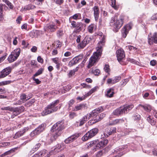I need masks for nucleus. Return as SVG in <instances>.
Listing matches in <instances>:
<instances>
[{
  "label": "nucleus",
  "mask_w": 157,
  "mask_h": 157,
  "mask_svg": "<svg viewBox=\"0 0 157 157\" xmlns=\"http://www.w3.org/2000/svg\"><path fill=\"white\" fill-rule=\"evenodd\" d=\"M91 40V39L90 37L87 36L85 37L78 45V48L79 49L83 48Z\"/></svg>",
  "instance_id": "obj_16"
},
{
  "label": "nucleus",
  "mask_w": 157,
  "mask_h": 157,
  "mask_svg": "<svg viewBox=\"0 0 157 157\" xmlns=\"http://www.w3.org/2000/svg\"><path fill=\"white\" fill-rule=\"evenodd\" d=\"M94 14L96 21H98L99 15V8L98 6H95L93 8Z\"/></svg>",
  "instance_id": "obj_19"
},
{
  "label": "nucleus",
  "mask_w": 157,
  "mask_h": 157,
  "mask_svg": "<svg viewBox=\"0 0 157 157\" xmlns=\"http://www.w3.org/2000/svg\"><path fill=\"white\" fill-rule=\"evenodd\" d=\"M94 25V24H91L88 26L87 27V30L89 33H93Z\"/></svg>",
  "instance_id": "obj_34"
},
{
  "label": "nucleus",
  "mask_w": 157,
  "mask_h": 157,
  "mask_svg": "<svg viewBox=\"0 0 157 157\" xmlns=\"http://www.w3.org/2000/svg\"><path fill=\"white\" fill-rule=\"evenodd\" d=\"M31 64L32 66H33L35 67H36L37 62L35 60H32L31 61Z\"/></svg>",
  "instance_id": "obj_53"
},
{
  "label": "nucleus",
  "mask_w": 157,
  "mask_h": 157,
  "mask_svg": "<svg viewBox=\"0 0 157 157\" xmlns=\"http://www.w3.org/2000/svg\"><path fill=\"white\" fill-rule=\"evenodd\" d=\"M28 129V128H25L23 130L17 132L14 136L13 138L15 139L21 136L25 133L26 130H27Z\"/></svg>",
  "instance_id": "obj_22"
},
{
  "label": "nucleus",
  "mask_w": 157,
  "mask_h": 157,
  "mask_svg": "<svg viewBox=\"0 0 157 157\" xmlns=\"http://www.w3.org/2000/svg\"><path fill=\"white\" fill-rule=\"evenodd\" d=\"M151 33H150L148 36V43L150 45H152L153 43L157 44V32H155L152 36H150Z\"/></svg>",
  "instance_id": "obj_15"
},
{
  "label": "nucleus",
  "mask_w": 157,
  "mask_h": 157,
  "mask_svg": "<svg viewBox=\"0 0 157 157\" xmlns=\"http://www.w3.org/2000/svg\"><path fill=\"white\" fill-rule=\"evenodd\" d=\"M132 24L130 22L125 25L121 29V34L123 38H125L128 33L129 31L132 29Z\"/></svg>",
  "instance_id": "obj_11"
},
{
  "label": "nucleus",
  "mask_w": 157,
  "mask_h": 157,
  "mask_svg": "<svg viewBox=\"0 0 157 157\" xmlns=\"http://www.w3.org/2000/svg\"><path fill=\"white\" fill-rule=\"evenodd\" d=\"M64 128L63 123L62 121L58 122L54 124L51 130L54 133L52 134L51 139L52 140H56L60 135L61 131Z\"/></svg>",
  "instance_id": "obj_2"
},
{
  "label": "nucleus",
  "mask_w": 157,
  "mask_h": 157,
  "mask_svg": "<svg viewBox=\"0 0 157 157\" xmlns=\"http://www.w3.org/2000/svg\"><path fill=\"white\" fill-rule=\"evenodd\" d=\"M81 134L80 133H75L66 139L64 141L66 144L70 143L75 140Z\"/></svg>",
  "instance_id": "obj_17"
},
{
  "label": "nucleus",
  "mask_w": 157,
  "mask_h": 157,
  "mask_svg": "<svg viewBox=\"0 0 157 157\" xmlns=\"http://www.w3.org/2000/svg\"><path fill=\"white\" fill-rule=\"evenodd\" d=\"M114 93V89L113 88H110L108 90L107 93L106 94V95L108 97H112L113 96Z\"/></svg>",
  "instance_id": "obj_29"
},
{
  "label": "nucleus",
  "mask_w": 157,
  "mask_h": 157,
  "mask_svg": "<svg viewBox=\"0 0 157 157\" xmlns=\"http://www.w3.org/2000/svg\"><path fill=\"white\" fill-rule=\"evenodd\" d=\"M128 49L129 51H132L134 50V51H137V48L136 47H133L132 46L129 45L128 46Z\"/></svg>",
  "instance_id": "obj_47"
},
{
  "label": "nucleus",
  "mask_w": 157,
  "mask_h": 157,
  "mask_svg": "<svg viewBox=\"0 0 157 157\" xmlns=\"http://www.w3.org/2000/svg\"><path fill=\"white\" fill-rule=\"evenodd\" d=\"M22 44L24 46V47L26 48L29 44L28 43H26L25 40H23L22 42Z\"/></svg>",
  "instance_id": "obj_57"
},
{
  "label": "nucleus",
  "mask_w": 157,
  "mask_h": 157,
  "mask_svg": "<svg viewBox=\"0 0 157 157\" xmlns=\"http://www.w3.org/2000/svg\"><path fill=\"white\" fill-rule=\"evenodd\" d=\"M101 107H99L93 110L90 114H91L92 119L91 120L89 121V123L90 124H94L99 121V117L98 114L102 110Z\"/></svg>",
  "instance_id": "obj_6"
},
{
  "label": "nucleus",
  "mask_w": 157,
  "mask_h": 157,
  "mask_svg": "<svg viewBox=\"0 0 157 157\" xmlns=\"http://www.w3.org/2000/svg\"><path fill=\"white\" fill-rule=\"evenodd\" d=\"M124 19V15H121L119 19L116 21L114 18L112 17L110 23V25L118 31L123 24Z\"/></svg>",
  "instance_id": "obj_4"
},
{
  "label": "nucleus",
  "mask_w": 157,
  "mask_h": 157,
  "mask_svg": "<svg viewBox=\"0 0 157 157\" xmlns=\"http://www.w3.org/2000/svg\"><path fill=\"white\" fill-rule=\"evenodd\" d=\"M99 88V87L98 86H96L94 88H93L91 89V90L88 93V94L89 95H90L91 94H92L93 92H95L97 89H98Z\"/></svg>",
  "instance_id": "obj_43"
},
{
  "label": "nucleus",
  "mask_w": 157,
  "mask_h": 157,
  "mask_svg": "<svg viewBox=\"0 0 157 157\" xmlns=\"http://www.w3.org/2000/svg\"><path fill=\"white\" fill-rule=\"evenodd\" d=\"M55 43L57 44L56 48H59L61 46V43L59 40H56L55 42Z\"/></svg>",
  "instance_id": "obj_62"
},
{
  "label": "nucleus",
  "mask_w": 157,
  "mask_h": 157,
  "mask_svg": "<svg viewBox=\"0 0 157 157\" xmlns=\"http://www.w3.org/2000/svg\"><path fill=\"white\" fill-rule=\"evenodd\" d=\"M116 54L117 60L121 63H122V60L125 57V53L124 50L122 48L118 49L116 52Z\"/></svg>",
  "instance_id": "obj_14"
},
{
  "label": "nucleus",
  "mask_w": 157,
  "mask_h": 157,
  "mask_svg": "<svg viewBox=\"0 0 157 157\" xmlns=\"http://www.w3.org/2000/svg\"><path fill=\"white\" fill-rule=\"evenodd\" d=\"M40 145L41 144L40 143L36 144L33 148V151H36L40 147Z\"/></svg>",
  "instance_id": "obj_52"
},
{
  "label": "nucleus",
  "mask_w": 157,
  "mask_h": 157,
  "mask_svg": "<svg viewBox=\"0 0 157 157\" xmlns=\"http://www.w3.org/2000/svg\"><path fill=\"white\" fill-rule=\"evenodd\" d=\"M35 99L33 98L28 101L25 104V106L27 107H29L32 105L35 101Z\"/></svg>",
  "instance_id": "obj_33"
},
{
  "label": "nucleus",
  "mask_w": 157,
  "mask_h": 157,
  "mask_svg": "<svg viewBox=\"0 0 157 157\" xmlns=\"http://www.w3.org/2000/svg\"><path fill=\"white\" fill-rule=\"evenodd\" d=\"M13 82V81L11 80H8L2 81L0 82V86L7 85L10 84Z\"/></svg>",
  "instance_id": "obj_36"
},
{
  "label": "nucleus",
  "mask_w": 157,
  "mask_h": 157,
  "mask_svg": "<svg viewBox=\"0 0 157 157\" xmlns=\"http://www.w3.org/2000/svg\"><path fill=\"white\" fill-rule=\"evenodd\" d=\"M134 107L133 105L131 104L125 105L116 109L113 112V114L115 115L119 116L124 113H127L128 111L131 110Z\"/></svg>",
  "instance_id": "obj_5"
},
{
  "label": "nucleus",
  "mask_w": 157,
  "mask_h": 157,
  "mask_svg": "<svg viewBox=\"0 0 157 157\" xmlns=\"http://www.w3.org/2000/svg\"><path fill=\"white\" fill-rule=\"evenodd\" d=\"M1 109L2 110H9L10 111H12L13 109V107H11L10 106H7L3 107L1 108Z\"/></svg>",
  "instance_id": "obj_44"
},
{
  "label": "nucleus",
  "mask_w": 157,
  "mask_h": 157,
  "mask_svg": "<svg viewBox=\"0 0 157 157\" xmlns=\"http://www.w3.org/2000/svg\"><path fill=\"white\" fill-rule=\"evenodd\" d=\"M107 83L108 84H113L115 83L114 80L112 78H109L107 79Z\"/></svg>",
  "instance_id": "obj_45"
},
{
  "label": "nucleus",
  "mask_w": 157,
  "mask_h": 157,
  "mask_svg": "<svg viewBox=\"0 0 157 157\" xmlns=\"http://www.w3.org/2000/svg\"><path fill=\"white\" fill-rule=\"evenodd\" d=\"M11 69H3L0 72V78L5 77L8 75L11 72Z\"/></svg>",
  "instance_id": "obj_23"
},
{
  "label": "nucleus",
  "mask_w": 157,
  "mask_h": 157,
  "mask_svg": "<svg viewBox=\"0 0 157 157\" xmlns=\"http://www.w3.org/2000/svg\"><path fill=\"white\" fill-rule=\"evenodd\" d=\"M99 69H92L91 72L95 75H98L100 74Z\"/></svg>",
  "instance_id": "obj_41"
},
{
  "label": "nucleus",
  "mask_w": 157,
  "mask_h": 157,
  "mask_svg": "<svg viewBox=\"0 0 157 157\" xmlns=\"http://www.w3.org/2000/svg\"><path fill=\"white\" fill-rule=\"evenodd\" d=\"M71 55V53L69 52H67L64 54V56L65 57L69 56Z\"/></svg>",
  "instance_id": "obj_64"
},
{
  "label": "nucleus",
  "mask_w": 157,
  "mask_h": 157,
  "mask_svg": "<svg viewBox=\"0 0 157 157\" xmlns=\"http://www.w3.org/2000/svg\"><path fill=\"white\" fill-rule=\"evenodd\" d=\"M45 126V124H44L40 125L30 133V136L32 137H33L39 134L44 130Z\"/></svg>",
  "instance_id": "obj_12"
},
{
  "label": "nucleus",
  "mask_w": 157,
  "mask_h": 157,
  "mask_svg": "<svg viewBox=\"0 0 157 157\" xmlns=\"http://www.w3.org/2000/svg\"><path fill=\"white\" fill-rule=\"evenodd\" d=\"M21 52V49L17 48L11 52L8 58V60L10 63L16 60L19 56Z\"/></svg>",
  "instance_id": "obj_9"
},
{
  "label": "nucleus",
  "mask_w": 157,
  "mask_h": 157,
  "mask_svg": "<svg viewBox=\"0 0 157 157\" xmlns=\"http://www.w3.org/2000/svg\"><path fill=\"white\" fill-rule=\"evenodd\" d=\"M2 1L5 2L9 7L10 9L13 10L14 6L13 4L8 0H2Z\"/></svg>",
  "instance_id": "obj_31"
},
{
  "label": "nucleus",
  "mask_w": 157,
  "mask_h": 157,
  "mask_svg": "<svg viewBox=\"0 0 157 157\" xmlns=\"http://www.w3.org/2000/svg\"><path fill=\"white\" fill-rule=\"evenodd\" d=\"M36 8V6L31 4H29L28 5L25 6L23 9V10L24 11H27L34 9Z\"/></svg>",
  "instance_id": "obj_26"
},
{
  "label": "nucleus",
  "mask_w": 157,
  "mask_h": 157,
  "mask_svg": "<svg viewBox=\"0 0 157 157\" xmlns=\"http://www.w3.org/2000/svg\"><path fill=\"white\" fill-rule=\"evenodd\" d=\"M20 109H19L18 107H17L15 108H13V111L12 112H14L17 113L18 114H20L21 112L20 110Z\"/></svg>",
  "instance_id": "obj_49"
},
{
  "label": "nucleus",
  "mask_w": 157,
  "mask_h": 157,
  "mask_svg": "<svg viewBox=\"0 0 157 157\" xmlns=\"http://www.w3.org/2000/svg\"><path fill=\"white\" fill-rule=\"evenodd\" d=\"M59 101V100H56L48 105L41 113V115L44 116L56 112L61 106V104H59L58 106H57Z\"/></svg>",
  "instance_id": "obj_1"
},
{
  "label": "nucleus",
  "mask_w": 157,
  "mask_h": 157,
  "mask_svg": "<svg viewBox=\"0 0 157 157\" xmlns=\"http://www.w3.org/2000/svg\"><path fill=\"white\" fill-rule=\"evenodd\" d=\"M64 34L63 30L61 29H59L57 32V35L58 37H61Z\"/></svg>",
  "instance_id": "obj_39"
},
{
  "label": "nucleus",
  "mask_w": 157,
  "mask_h": 157,
  "mask_svg": "<svg viewBox=\"0 0 157 157\" xmlns=\"http://www.w3.org/2000/svg\"><path fill=\"white\" fill-rule=\"evenodd\" d=\"M59 58L57 57L51 59L52 61L56 64V68L57 69L59 68L62 65V64L59 62Z\"/></svg>",
  "instance_id": "obj_24"
},
{
  "label": "nucleus",
  "mask_w": 157,
  "mask_h": 157,
  "mask_svg": "<svg viewBox=\"0 0 157 157\" xmlns=\"http://www.w3.org/2000/svg\"><path fill=\"white\" fill-rule=\"evenodd\" d=\"M121 78V77L120 76H116L113 79L114 80L115 82L116 83L118 82H119Z\"/></svg>",
  "instance_id": "obj_54"
},
{
  "label": "nucleus",
  "mask_w": 157,
  "mask_h": 157,
  "mask_svg": "<svg viewBox=\"0 0 157 157\" xmlns=\"http://www.w3.org/2000/svg\"><path fill=\"white\" fill-rule=\"evenodd\" d=\"M104 45L100 44H98L97 48V52L92 56L89 60V63L87 65V67L90 68L93 66L98 61V59L99 56H101L102 51V47Z\"/></svg>",
  "instance_id": "obj_3"
},
{
  "label": "nucleus",
  "mask_w": 157,
  "mask_h": 157,
  "mask_svg": "<svg viewBox=\"0 0 157 157\" xmlns=\"http://www.w3.org/2000/svg\"><path fill=\"white\" fill-rule=\"evenodd\" d=\"M32 78H33V80L37 84H39L40 83L41 81H40L39 80V79H38V78H35V77L33 76Z\"/></svg>",
  "instance_id": "obj_56"
},
{
  "label": "nucleus",
  "mask_w": 157,
  "mask_h": 157,
  "mask_svg": "<svg viewBox=\"0 0 157 157\" xmlns=\"http://www.w3.org/2000/svg\"><path fill=\"white\" fill-rule=\"evenodd\" d=\"M147 121L151 125H154L155 124V122L153 120V118L151 116L147 117Z\"/></svg>",
  "instance_id": "obj_35"
},
{
  "label": "nucleus",
  "mask_w": 157,
  "mask_h": 157,
  "mask_svg": "<svg viewBox=\"0 0 157 157\" xmlns=\"http://www.w3.org/2000/svg\"><path fill=\"white\" fill-rule=\"evenodd\" d=\"M77 116V114L76 113L74 112H70L69 113V117L71 119H73L74 117Z\"/></svg>",
  "instance_id": "obj_40"
},
{
  "label": "nucleus",
  "mask_w": 157,
  "mask_h": 157,
  "mask_svg": "<svg viewBox=\"0 0 157 157\" xmlns=\"http://www.w3.org/2000/svg\"><path fill=\"white\" fill-rule=\"evenodd\" d=\"M108 142V140H105L99 142L96 145V147L97 149L101 148L105 146Z\"/></svg>",
  "instance_id": "obj_21"
},
{
  "label": "nucleus",
  "mask_w": 157,
  "mask_h": 157,
  "mask_svg": "<svg viewBox=\"0 0 157 157\" xmlns=\"http://www.w3.org/2000/svg\"><path fill=\"white\" fill-rule=\"evenodd\" d=\"M138 106L139 108H143L145 110L148 112L150 111L151 109V106L147 104L144 105L140 104Z\"/></svg>",
  "instance_id": "obj_27"
},
{
  "label": "nucleus",
  "mask_w": 157,
  "mask_h": 157,
  "mask_svg": "<svg viewBox=\"0 0 157 157\" xmlns=\"http://www.w3.org/2000/svg\"><path fill=\"white\" fill-rule=\"evenodd\" d=\"M7 54L5 53L4 55L0 57V63L3 61L6 58Z\"/></svg>",
  "instance_id": "obj_51"
},
{
  "label": "nucleus",
  "mask_w": 157,
  "mask_h": 157,
  "mask_svg": "<svg viewBox=\"0 0 157 157\" xmlns=\"http://www.w3.org/2000/svg\"><path fill=\"white\" fill-rule=\"evenodd\" d=\"M37 48L35 46H33L31 48V51L33 52H36L37 51Z\"/></svg>",
  "instance_id": "obj_60"
},
{
  "label": "nucleus",
  "mask_w": 157,
  "mask_h": 157,
  "mask_svg": "<svg viewBox=\"0 0 157 157\" xmlns=\"http://www.w3.org/2000/svg\"><path fill=\"white\" fill-rule=\"evenodd\" d=\"M85 105L84 104H81L77 105L73 109V110L74 111H77L85 109Z\"/></svg>",
  "instance_id": "obj_25"
},
{
  "label": "nucleus",
  "mask_w": 157,
  "mask_h": 157,
  "mask_svg": "<svg viewBox=\"0 0 157 157\" xmlns=\"http://www.w3.org/2000/svg\"><path fill=\"white\" fill-rule=\"evenodd\" d=\"M22 18L20 16H19L16 19V22L17 23L20 24L21 23V21L22 20Z\"/></svg>",
  "instance_id": "obj_58"
},
{
  "label": "nucleus",
  "mask_w": 157,
  "mask_h": 157,
  "mask_svg": "<svg viewBox=\"0 0 157 157\" xmlns=\"http://www.w3.org/2000/svg\"><path fill=\"white\" fill-rule=\"evenodd\" d=\"M15 149H12L11 150H10L9 151H8L6 152H5L4 154V156L6 155H8L10 154L12 152H13L14 151Z\"/></svg>",
  "instance_id": "obj_50"
},
{
  "label": "nucleus",
  "mask_w": 157,
  "mask_h": 157,
  "mask_svg": "<svg viewBox=\"0 0 157 157\" xmlns=\"http://www.w3.org/2000/svg\"><path fill=\"white\" fill-rule=\"evenodd\" d=\"M69 22L71 23L72 27L74 28H75L74 32L75 33H78L81 31L82 29L83 25L81 22H76V21H72V20H69Z\"/></svg>",
  "instance_id": "obj_8"
},
{
  "label": "nucleus",
  "mask_w": 157,
  "mask_h": 157,
  "mask_svg": "<svg viewBox=\"0 0 157 157\" xmlns=\"http://www.w3.org/2000/svg\"><path fill=\"white\" fill-rule=\"evenodd\" d=\"M98 130V129L96 128L90 130L82 137V140L86 141L93 137L97 134Z\"/></svg>",
  "instance_id": "obj_7"
},
{
  "label": "nucleus",
  "mask_w": 157,
  "mask_h": 157,
  "mask_svg": "<svg viewBox=\"0 0 157 157\" xmlns=\"http://www.w3.org/2000/svg\"><path fill=\"white\" fill-rule=\"evenodd\" d=\"M83 56V55L82 54H80L75 56L69 62L68 66L71 67L77 64L82 59Z\"/></svg>",
  "instance_id": "obj_13"
},
{
  "label": "nucleus",
  "mask_w": 157,
  "mask_h": 157,
  "mask_svg": "<svg viewBox=\"0 0 157 157\" xmlns=\"http://www.w3.org/2000/svg\"><path fill=\"white\" fill-rule=\"evenodd\" d=\"M70 59V58H64L62 59V61L63 62H64L66 64V63H68Z\"/></svg>",
  "instance_id": "obj_59"
},
{
  "label": "nucleus",
  "mask_w": 157,
  "mask_h": 157,
  "mask_svg": "<svg viewBox=\"0 0 157 157\" xmlns=\"http://www.w3.org/2000/svg\"><path fill=\"white\" fill-rule=\"evenodd\" d=\"M133 119L134 120L138 121L140 119V115L137 113L135 114L133 117Z\"/></svg>",
  "instance_id": "obj_42"
},
{
  "label": "nucleus",
  "mask_w": 157,
  "mask_h": 157,
  "mask_svg": "<svg viewBox=\"0 0 157 157\" xmlns=\"http://www.w3.org/2000/svg\"><path fill=\"white\" fill-rule=\"evenodd\" d=\"M77 70H75V69H73L71 70L68 74L69 77H70L74 75L75 74V72L77 71Z\"/></svg>",
  "instance_id": "obj_46"
},
{
  "label": "nucleus",
  "mask_w": 157,
  "mask_h": 157,
  "mask_svg": "<svg viewBox=\"0 0 157 157\" xmlns=\"http://www.w3.org/2000/svg\"><path fill=\"white\" fill-rule=\"evenodd\" d=\"M105 38L106 36L105 35L103 36L102 37H101V38L100 37V38L101 39V40L98 43L99 44L104 45L105 42Z\"/></svg>",
  "instance_id": "obj_37"
},
{
  "label": "nucleus",
  "mask_w": 157,
  "mask_h": 157,
  "mask_svg": "<svg viewBox=\"0 0 157 157\" xmlns=\"http://www.w3.org/2000/svg\"><path fill=\"white\" fill-rule=\"evenodd\" d=\"M74 101L73 100H71L68 102L69 107H71L74 103Z\"/></svg>",
  "instance_id": "obj_63"
},
{
  "label": "nucleus",
  "mask_w": 157,
  "mask_h": 157,
  "mask_svg": "<svg viewBox=\"0 0 157 157\" xmlns=\"http://www.w3.org/2000/svg\"><path fill=\"white\" fill-rule=\"evenodd\" d=\"M43 69H40L33 75V76L36 77L41 74L43 71Z\"/></svg>",
  "instance_id": "obj_48"
},
{
  "label": "nucleus",
  "mask_w": 157,
  "mask_h": 157,
  "mask_svg": "<svg viewBox=\"0 0 157 157\" xmlns=\"http://www.w3.org/2000/svg\"><path fill=\"white\" fill-rule=\"evenodd\" d=\"M111 2V6L115 10H117L119 8L118 5L116 4V0H110Z\"/></svg>",
  "instance_id": "obj_32"
},
{
  "label": "nucleus",
  "mask_w": 157,
  "mask_h": 157,
  "mask_svg": "<svg viewBox=\"0 0 157 157\" xmlns=\"http://www.w3.org/2000/svg\"><path fill=\"white\" fill-rule=\"evenodd\" d=\"M116 131V127H108L105 129L103 134L101 135V137L103 138H107L112 133H115Z\"/></svg>",
  "instance_id": "obj_10"
},
{
  "label": "nucleus",
  "mask_w": 157,
  "mask_h": 157,
  "mask_svg": "<svg viewBox=\"0 0 157 157\" xmlns=\"http://www.w3.org/2000/svg\"><path fill=\"white\" fill-rule=\"evenodd\" d=\"M124 122V120L123 119H115L112 122V124H121Z\"/></svg>",
  "instance_id": "obj_30"
},
{
  "label": "nucleus",
  "mask_w": 157,
  "mask_h": 157,
  "mask_svg": "<svg viewBox=\"0 0 157 157\" xmlns=\"http://www.w3.org/2000/svg\"><path fill=\"white\" fill-rule=\"evenodd\" d=\"M81 18V16L80 13H77L73 15L70 17L69 20H72V19L77 20L80 19Z\"/></svg>",
  "instance_id": "obj_28"
},
{
  "label": "nucleus",
  "mask_w": 157,
  "mask_h": 157,
  "mask_svg": "<svg viewBox=\"0 0 157 157\" xmlns=\"http://www.w3.org/2000/svg\"><path fill=\"white\" fill-rule=\"evenodd\" d=\"M91 117V114L88 113L85 115L79 120V126L83 125L87 120Z\"/></svg>",
  "instance_id": "obj_18"
},
{
  "label": "nucleus",
  "mask_w": 157,
  "mask_h": 157,
  "mask_svg": "<svg viewBox=\"0 0 157 157\" xmlns=\"http://www.w3.org/2000/svg\"><path fill=\"white\" fill-rule=\"evenodd\" d=\"M26 95L25 93L21 94L20 96L21 100L23 102L27 100V98H26Z\"/></svg>",
  "instance_id": "obj_38"
},
{
  "label": "nucleus",
  "mask_w": 157,
  "mask_h": 157,
  "mask_svg": "<svg viewBox=\"0 0 157 157\" xmlns=\"http://www.w3.org/2000/svg\"><path fill=\"white\" fill-rule=\"evenodd\" d=\"M103 154V152L101 151H100L98 152L96 156L97 157H100Z\"/></svg>",
  "instance_id": "obj_61"
},
{
  "label": "nucleus",
  "mask_w": 157,
  "mask_h": 157,
  "mask_svg": "<svg viewBox=\"0 0 157 157\" xmlns=\"http://www.w3.org/2000/svg\"><path fill=\"white\" fill-rule=\"evenodd\" d=\"M55 25L54 24H49L45 28V31L49 32H53L56 30Z\"/></svg>",
  "instance_id": "obj_20"
},
{
  "label": "nucleus",
  "mask_w": 157,
  "mask_h": 157,
  "mask_svg": "<svg viewBox=\"0 0 157 157\" xmlns=\"http://www.w3.org/2000/svg\"><path fill=\"white\" fill-rule=\"evenodd\" d=\"M38 61L41 63H43L44 62V60L40 56H39L37 58Z\"/></svg>",
  "instance_id": "obj_55"
}]
</instances>
